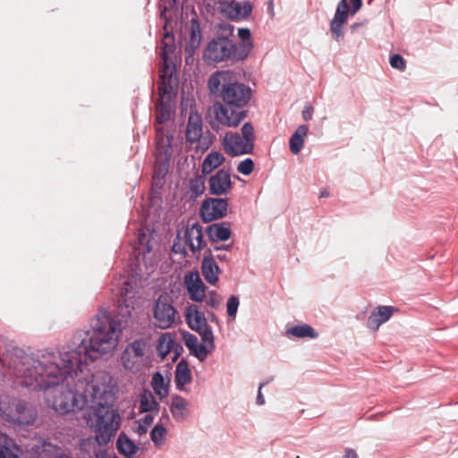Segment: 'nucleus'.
I'll return each mask as SVG.
<instances>
[{
    "label": "nucleus",
    "instance_id": "de8ad7c7",
    "mask_svg": "<svg viewBox=\"0 0 458 458\" xmlns=\"http://www.w3.org/2000/svg\"><path fill=\"white\" fill-rule=\"evenodd\" d=\"M264 383L260 384L259 385V393H258V396H257V403L259 404V405H262L265 403V399H264V396L261 393V389L262 387L264 386Z\"/></svg>",
    "mask_w": 458,
    "mask_h": 458
},
{
    "label": "nucleus",
    "instance_id": "72a5a7b5",
    "mask_svg": "<svg viewBox=\"0 0 458 458\" xmlns=\"http://www.w3.org/2000/svg\"><path fill=\"white\" fill-rule=\"evenodd\" d=\"M174 342L168 335H163L158 339L157 352L158 354L164 359L173 349Z\"/></svg>",
    "mask_w": 458,
    "mask_h": 458
},
{
    "label": "nucleus",
    "instance_id": "423d86ee",
    "mask_svg": "<svg viewBox=\"0 0 458 458\" xmlns=\"http://www.w3.org/2000/svg\"><path fill=\"white\" fill-rule=\"evenodd\" d=\"M0 417L3 420L20 428L33 426L38 411L30 403L19 398L0 397Z\"/></svg>",
    "mask_w": 458,
    "mask_h": 458
},
{
    "label": "nucleus",
    "instance_id": "6e6552de",
    "mask_svg": "<svg viewBox=\"0 0 458 458\" xmlns=\"http://www.w3.org/2000/svg\"><path fill=\"white\" fill-rule=\"evenodd\" d=\"M148 343L145 339H138L127 345L121 356L123 368L132 373L141 370L147 362Z\"/></svg>",
    "mask_w": 458,
    "mask_h": 458
},
{
    "label": "nucleus",
    "instance_id": "8fccbe9b",
    "mask_svg": "<svg viewBox=\"0 0 458 458\" xmlns=\"http://www.w3.org/2000/svg\"><path fill=\"white\" fill-rule=\"evenodd\" d=\"M329 196V192L327 189H323L319 192V198H327Z\"/></svg>",
    "mask_w": 458,
    "mask_h": 458
},
{
    "label": "nucleus",
    "instance_id": "a878e982",
    "mask_svg": "<svg viewBox=\"0 0 458 458\" xmlns=\"http://www.w3.org/2000/svg\"><path fill=\"white\" fill-rule=\"evenodd\" d=\"M188 402L180 395L174 396L170 405V411L176 420H183L189 415Z\"/></svg>",
    "mask_w": 458,
    "mask_h": 458
},
{
    "label": "nucleus",
    "instance_id": "79ce46f5",
    "mask_svg": "<svg viewBox=\"0 0 458 458\" xmlns=\"http://www.w3.org/2000/svg\"><path fill=\"white\" fill-rule=\"evenodd\" d=\"M239 304H240V301H239L238 297L233 295L229 298L227 304H226V312L230 318H235Z\"/></svg>",
    "mask_w": 458,
    "mask_h": 458
},
{
    "label": "nucleus",
    "instance_id": "5701e85b",
    "mask_svg": "<svg viewBox=\"0 0 458 458\" xmlns=\"http://www.w3.org/2000/svg\"><path fill=\"white\" fill-rule=\"evenodd\" d=\"M225 157L217 151L208 153L202 163L201 172L203 175H211L224 162Z\"/></svg>",
    "mask_w": 458,
    "mask_h": 458
},
{
    "label": "nucleus",
    "instance_id": "bb28decb",
    "mask_svg": "<svg viewBox=\"0 0 458 458\" xmlns=\"http://www.w3.org/2000/svg\"><path fill=\"white\" fill-rule=\"evenodd\" d=\"M309 128L307 125H300L292 135L289 145L290 150L293 154L297 155L301 152L304 144V138L306 137Z\"/></svg>",
    "mask_w": 458,
    "mask_h": 458
},
{
    "label": "nucleus",
    "instance_id": "e433bc0d",
    "mask_svg": "<svg viewBox=\"0 0 458 458\" xmlns=\"http://www.w3.org/2000/svg\"><path fill=\"white\" fill-rule=\"evenodd\" d=\"M190 189L192 193L195 195H200L204 192L205 187V180L202 176H196L191 179L190 182Z\"/></svg>",
    "mask_w": 458,
    "mask_h": 458
},
{
    "label": "nucleus",
    "instance_id": "3c124183",
    "mask_svg": "<svg viewBox=\"0 0 458 458\" xmlns=\"http://www.w3.org/2000/svg\"><path fill=\"white\" fill-rule=\"evenodd\" d=\"M269 11L271 13V15H273V6H272V2H269Z\"/></svg>",
    "mask_w": 458,
    "mask_h": 458
},
{
    "label": "nucleus",
    "instance_id": "58836bf2",
    "mask_svg": "<svg viewBox=\"0 0 458 458\" xmlns=\"http://www.w3.org/2000/svg\"><path fill=\"white\" fill-rule=\"evenodd\" d=\"M253 170L254 162L251 158H246L242 160L237 166V171L243 175L250 174L253 172Z\"/></svg>",
    "mask_w": 458,
    "mask_h": 458
},
{
    "label": "nucleus",
    "instance_id": "c03bdc74",
    "mask_svg": "<svg viewBox=\"0 0 458 458\" xmlns=\"http://www.w3.org/2000/svg\"><path fill=\"white\" fill-rule=\"evenodd\" d=\"M250 30L249 29H246V28H242V29H239L238 30V37L241 38V40L242 41V44H250V47H252L251 45V42L250 41Z\"/></svg>",
    "mask_w": 458,
    "mask_h": 458
},
{
    "label": "nucleus",
    "instance_id": "f704fd0d",
    "mask_svg": "<svg viewBox=\"0 0 458 458\" xmlns=\"http://www.w3.org/2000/svg\"><path fill=\"white\" fill-rule=\"evenodd\" d=\"M0 442L3 444L2 448H0V458H19L18 454L10 449L13 440L7 435L0 434Z\"/></svg>",
    "mask_w": 458,
    "mask_h": 458
},
{
    "label": "nucleus",
    "instance_id": "f257e3e1",
    "mask_svg": "<svg viewBox=\"0 0 458 458\" xmlns=\"http://www.w3.org/2000/svg\"><path fill=\"white\" fill-rule=\"evenodd\" d=\"M92 333H78L73 337L75 349L64 352H47L35 358L26 355L14 362V375L21 378L20 384L33 389L47 391V399L53 409L61 414L81 410L89 405L86 402L85 391L91 384H100L98 376L91 379L79 378L81 366L88 360H96L104 354L112 352L117 346L121 324L106 313H98L91 321Z\"/></svg>",
    "mask_w": 458,
    "mask_h": 458
},
{
    "label": "nucleus",
    "instance_id": "7c9ffc66",
    "mask_svg": "<svg viewBox=\"0 0 458 458\" xmlns=\"http://www.w3.org/2000/svg\"><path fill=\"white\" fill-rule=\"evenodd\" d=\"M194 17L191 18L189 25L190 41L187 46H191L195 48L200 45L201 40V30L197 20L196 13H193Z\"/></svg>",
    "mask_w": 458,
    "mask_h": 458
},
{
    "label": "nucleus",
    "instance_id": "f03ea898",
    "mask_svg": "<svg viewBox=\"0 0 458 458\" xmlns=\"http://www.w3.org/2000/svg\"><path fill=\"white\" fill-rule=\"evenodd\" d=\"M208 89L216 98L209 109L213 130L236 128L247 116L245 107L251 98V89L230 70L218 71L208 79Z\"/></svg>",
    "mask_w": 458,
    "mask_h": 458
},
{
    "label": "nucleus",
    "instance_id": "c756f323",
    "mask_svg": "<svg viewBox=\"0 0 458 458\" xmlns=\"http://www.w3.org/2000/svg\"><path fill=\"white\" fill-rule=\"evenodd\" d=\"M286 333L287 335H291L298 338L310 337L314 339L318 335L316 330L307 324L293 327L289 328Z\"/></svg>",
    "mask_w": 458,
    "mask_h": 458
},
{
    "label": "nucleus",
    "instance_id": "a211bd4d",
    "mask_svg": "<svg viewBox=\"0 0 458 458\" xmlns=\"http://www.w3.org/2000/svg\"><path fill=\"white\" fill-rule=\"evenodd\" d=\"M184 285L191 301L196 302L203 301L206 286L198 272L187 274L184 276Z\"/></svg>",
    "mask_w": 458,
    "mask_h": 458
},
{
    "label": "nucleus",
    "instance_id": "7ed1b4c3",
    "mask_svg": "<svg viewBox=\"0 0 458 458\" xmlns=\"http://www.w3.org/2000/svg\"><path fill=\"white\" fill-rule=\"evenodd\" d=\"M88 407L94 411L89 414L88 424L96 434L99 445H106L115 435L121 425V416L109 405L114 401V386L112 377L103 372L100 384H91L85 391Z\"/></svg>",
    "mask_w": 458,
    "mask_h": 458
},
{
    "label": "nucleus",
    "instance_id": "aec40b11",
    "mask_svg": "<svg viewBox=\"0 0 458 458\" xmlns=\"http://www.w3.org/2000/svg\"><path fill=\"white\" fill-rule=\"evenodd\" d=\"M397 310H398L393 306L377 307L368 318V327L373 330H377L379 327L386 323Z\"/></svg>",
    "mask_w": 458,
    "mask_h": 458
},
{
    "label": "nucleus",
    "instance_id": "c9c22d12",
    "mask_svg": "<svg viewBox=\"0 0 458 458\" xmlns=\"http://www.w3.org/2000/svg\"><path fill=\"white\" fill-rule=\"evenodd\" d=\"M166 428L162 425H157L150 432V438L156 445H161L165 442Z\"/></svg>",
    "mask_w": 458,
    "mask_h": 458
},
{
    "label": "nucleus",
    "instance_id": "49530a36",
    "mask_svg": "<svg viewBox=\"0 0 458 458\" xmlns=\"http://www.w3.org/2000/svg\"><path fill=\"white\" fill-rule=\"evenodd\" d=\"M313 108L306 106L302 111V118L304 121H310L312 118Z\"/></svg>",
    "mask_w": 458,
    "mask_h": 458
},
{
    "label": "nucleus",
    "instance_id": "a18cd8bd",
    "mask_svg": "<svg viewBox=\"0 0 458 458\" xmlns=\"http://www.w3.org/2000/svg\"><path fill=\"white\" fill-rule=\"evenodd\" d=\"M42 447L44 452L48 453H56L59 447L57 445H52L51 443L47 441H44L42 443Z\"/></svg>",
    "mask_w": 458,
    "mask_h": 458
},
{
    "label": "nucleus",
    "instance_id": "39448f33",
    "mask_svg": "<svg viewBox=\"0 0 458 458\" xmlns=\"http://www.w3.org/2000/svg\"><path fill=\"white\" fill-rule=\"evenodd\" d=\"M183 6L180 2H165L162 6L161 18L165 21L164 35L160 43L162 67L159 71L160 75L165 74V78L172 79V71L168 64L169 55L175 49L174 37L173 35L174 24L176 25L178 21H182Z\"/></svg>",
    "mask_w": 458,
    "mask_h": 458
},
{
    "label": "nucleus",
    "instance_id": "2eb2a0df",
    "mask_svg": "<svg viewBox=\"0 0 458 458\" xmlns=\"http://www.w3.org/2000/svg\"><path fill=\"white\" fill-rule=\"evenodd\" d=\"M118 296L119 314L123 317H131V310L134 309V292L131 283L125 279L121 284Z\"/></svg>",
    "mask_w": 458,
    "mask_h": 458
},
{
    "label": "nucleus",
    "instance_id": "c85d7f7f",
    "mask_svg": "<svg viewBox=\"0 0 458 458\" xmlns=\"http://www.w3.org/2000/svg\"><path fill=\"white\" fill-rule=\"evenodd\" d=\"M158 403L150 391L144 390L140 395V411L149 412L157 410Z\"/></svg>",
    "mask_w": 458,
    "mask_h": 458
},
{
    "label": "nucleus",
    "instance_id": "a19ab883",
    "mask_svg": "<svg viewBox=\"0 0 458 458\" xmlns=\"http://www.w3.org/2000/svg\"><path fill=\"white\" fill-rule=\"evenodd\" d=\"M390 65L400 72H404L406 69V61L404 58L399 55L394 54L392 56H390Z\"/></svg>",
    "mask_w": 458,
    "mask_h": 458
},
{
    "label": "nucleus",
    "instance_id": "412c9836",
    "mask_svg": "<svg viewBox=\"0 0 458 458\" xmlns=\"http://www.w3.org/2000/svg\"><path fill=\"white\" fill-rule=\"evenodd\" d=\"M185 136L191 143L199 141L202 136V118L197 112L190 114Z\"/></svg>",
    "mask_w": 458,
    "mask_h": 458
},
{
    "label": "nucleus",
    "instance_id": "5fc2aeb1",
    "mask_svg": "<svg viewBox=\"0 0 458 458\" xmlns=\"http://www.w3.org/2000/svg\"><path fill=\"white\" fill-rule=\"evenodd\" d=\"M114 458H118V457H114Z\"/></svg>",
    "mask_w": 458,
    "mask_h": 458
},
{
    "label": "nucleus",
    "instance_id": "1a4fd4ad",
    "mask_svg": "<svg viewBox=\"0 0 458 458\" xmlns=\"http://www.w3.org/2000/svg\"><path fill=\"white\" fill-rule=\"evenodd\" d=\"M160 81H158L157 90L160 96L156 104V124L163 125L166 123L171 116L169 96L173 90L172 79L165 78V74L159 75Z\"/></svg>",
    "mask_w": 458,
    "mask_h": 458
},
{
    "label": "nucleus",
    "instance_id": "473e14b6",
    "mask_svg": "<svg viewBox=\"0 0 458 458\" xmlns=\"http://www.w3.org/2000/svg\"><path fill=\"white\" fill-rule=\"evenodd\" d=\"M151 386L160 398H164L168 394V386L165 383V379L160 372H156L151 380Z\"/></svg>",
    "mask_w": 458,
    "mask_h": 458
},
{
    "label": "nucleus",
    "instance_id": "dca6fc26",
    "mask_svg": "<svg viewBox=\"0 0 458 458\" xmlns=\"http://www.w3.org/2000/svg\"><path fill=\"white\" fill-rule=\"evenodd\" d=\"M183 237L193 255L199 252L206 245L203 240L202 227L197 222L188 224L187 228L183 232Z\"/></svg>",
    "mask_w": 458,
    "mask_h": 458
},
{
    "label": "nucleus",
    "instance_id": "4c0bfd02",
    "mask_svg": "<svg viewBox=\"0 0 458 458\" xmlns=\"http://www.w3.org/2000/svg\"><path fill=\"white\" fill-rule=\"evenodd\" d=\"M203 301H205L207 306L217 309L222 302V298L216 292L210 291L207 294L205 293Z\"/></svg>",
    "mask_w": 458,
    "mask_h": 458
},
{
    "label": "nucleus",
    "instance_id": "f3484780",
    "mask_svg": "<svg viewBox=\"0 0 458 458\" xmlns=\"http://www.w3.org/2000/svg\"><path fill=\"white\" fill-rule=\"evenodd\" d=\"M220 10L224 15L231 20H242L251 13L252 6L250 2H219Z\"/></svg>",
    "mask_w": 458,
    "mask_h": 458
},
{
    "label": "nucleus",
    "instance_id": "864d4df0",
    "mask_svg": "<svg viewBox=\"0 0 458 458\" xmlns=\"http://www.w3.org/2000/svg\"><path fill=\"white\" fill-rule=\"evenodd\" d=\"M95 458H105V457H104V454H97Z\"/></svg>",
    "mask_w": 458,
    "mask_h": 458
},
{
    "label": "nucleus",
    "instance_id": "b1692460",
    "mask_svg": "<svg viewBox=\"0 0 458 458\" xmlns=\"http://www.w3.org/2000/svg\"><path fill=\"white\" fill-rule=\"evenodd\" d=\"M157 148L160 154L171 155L172 136L165 133L163 125H155Z\"/></svg>",
    "mask_w": 458,
    "mask_h": 458
},
{
    "label": "nucleus",
    "instance_id": "09e8293b",
    "mask_svg": "<svg viewBox=\"0 0 458 458\" xmlns=\"http://www.w3.org/2000/svg\"><path fill=\"white\" fill-rule=\"evenodd\" d=\"M344 458H358V455L354 450L347 449L345 451Z\"/></svg>",
    "mask_w": 458,
    "mask_h": 458
},
{
    "label": "nucleus",
    "instance_id": "9b49d317",
    "mask_svg": "<svg viewBox=\"0 0 458 458\" xmlns=\"http://www.w3.org/2000/svg\"><path fill=\"white\" fill-rule=\"evenodd\" d=\"M362 2H340L334 19L330 24V30L335 39L343 38V26L345 24L348 16L355 14L361 7Z\"/></svg>",
    "mask_w": 458,
    "mask_h": 458
},
{
    "label": "nucleus",
    "instance_id": "0eeeda50",
    "mask_svg": "<svg viewBox=\"0 0 458 458\" xmlns=\"http://www.w3.org/2000/svg\"><path fill=\"white\" fill-rule=\"evenodd\" d=\"M242 135L238 132L228 131L225 134L222 145L225 152L231 157L251 154L254 149L255 134L250 123H245L242 127Z\"/></svg>",
    "mask_w": 458,
    "mask_h": 458
},
{
    "label": "nucleus",
    "instance_id": "603ef678",
    "mask_svg": "<svg viewBox=\"0 0 458 458\" xmlns=\"http://www.w3.org/2000/svg\"><path fill=\"white\" fill-rule=\"evenodd\" d=\"M209 316H210V319L212 321L216 319V317H215V315L213 313L209 314Z\"/></svg>",
    "mask_w": 458,
    "mask_h": 458
},
{
    "label": "nucleus",
    "instance_id": "9d476101",
    "mask_svg": "<svg viewBox=\"0 0 458 458\" xmlns=\"http://www.w3.org/2000/svg\"><path fill=\"white\" fill-rule=\"evenodd\" d=\"M199 335L202 340V344H199L197 336L191 333H184L182 338L191 353L203 361L215 348L214 335L213 332H206L199 334Z\"/></svg>",
    "mask_w": 458,
    "mask_h": 458
},
{
    "label": "nucleus",
    "instance_id": "37998d69",
    "mask_svg": "<svg viewBox=\"0 0 458 458\" xmlns=\"http://www.w3.org/2000/svg\"><path fill=\"white\" fill-rule=\"evenodd\" d=\"M153 420L154 417L151 414L145 415L139 423L137 433L139 435L146 434L148 427L153 423Z\"/></svg>",
    "mask_w": 458,
    "mask_h": 458
},
{
    "label": "nucleus",
    "instance_id": "4be33fe9",
    "mask_svg": "<svg viewBox=\"0 0 458 458\" xmlns=\"http://www.w3.org/2000/svg\"><path fill=\"white\" fill-rule=\"evenodd\" d=\"M207 251L208 256H205L202 260V275L208 283L210 284H216V283L218 281L220 269L215 260L210 257L211 250H208Z\"/></svg>",
    "mask_w": 458,
    "mask_h": 458
},
{
    "label": "nucleus",
    "instance_id": "4468645a",
    "mask_svg": "<svg viewBox=\"0 0 458 458\" xmlns=\"http://www.w3.org/2000/svg\"><path fill=\"white\" fill-rule=\"evenodd\" d=\"M176 310L174 306L169 303L166 296L161 295L155 303L154 318L157 326L160 328H169L175 320Z\"/></svg>",
    "mask_w": 458,
    "mask_h": 458
},
{
    "label": "nucleus",
    "instance_id": "f8f14e48",
    "mask_svg": "<svg viewBox=\"0 0 458 458\" xmlns=\"http://www.w3.org/2000/svg\"><path fill=\"white\" fill-rule=\"evenodd\" d=\"M208 191L210 195L226 196L231 193L233 182L229 171L219 169L207 179Z\"/></svg>",
    "mask_w": 458,
    "mask_h": 458
},
{
    "label": "nucleus",
    "instance_id": "2f4dec72",
    "mask_svg": "<svg viewBox=\"0 0 458 458\" xmlns=\"http://www.w3.org/2000/svg\"><path fill=\"white\" fill-rule=\"evenodd\" d=\"M191 380V373L185 361L181 360L176 366L175 382L178 386H185Z\"/></svg>",
    "mask_w": 458,
    "mask_h": 458
},
{
    "label": "nucleus",
    "instance_id": "393cba45",
    "mask_svg": "<svg viewBox=\"0 0 458 458\" xmlns=\"http://www.w3.org/2000/svg\"><path fill=\"white\" fill-rule=\"evenodd\" d=\"M118 452L126 458H132L139 451V446L124 433H121L116 441Z\"/></svg>",
    "mask_w": 458,
    "mask_h": 458
},
{
    "label": "nucleus",
    "instance_id": "ea45409f",
    "mask_svg": "<svg viewBox=\"0 0 458 458\" xmlns=\"http://www.w3.org/2000/svg\"><path fill=\"white\" fill-rule=\"evenodd\" d=\"M188 247L187 242H185L184 237H181V233H179L174 239L172 250L174 253H180L186 255V248Z\"/></svg>",
    "mask_w": 458,
    "mask_h": 458
},
{
    "label": "nucleus",
    "instance_id": "ddd939ff",
    "mask_svg": "<svg viewBox=\"0 0 458 458\" xmlns=\"http://www.w3.org/2000/svg\"><path fill=\"white\" fill-rule=\"evenodd\" d=\"M228 199L208 198L200 207V216L205 222H211L225 216L228 209Z\"/></svg>",
    "mask_w": 458,
    "mask_h": 458
},
{
    "label": "nucleus",
    "instance_id": "20e7f679",
    "mask_svg": "<svg viewBox=\"0 0 458 458\" xmlns=\"http://www.w3.org/2000/svg\"><path fill=\"white\" fill-rule=\"evenodd\" d=\"M222 35L212 39L206 47L203 58L208 64H218L229 59L243 60L250 51V44H235L229 37L233 34V27L230 24L220 26Z\"/></svg>",
    "mask_w": 458,
    "mask_h": 458
},
{
    "label": "nucleus",
    "instance_id": "cd10ccee",
    "mask_svg": "<svg viewBox=\"0 0 458 458\" xmlns=\"http://www.w3.org/2000/svg\"><path fill=\"white\" fill-rule=\"evenodd\" d=\"M207 234L210 241H226L231 236V230L224 224H213L207 227Z\"/></svg>",
    "mask_w": 458,
    "mask_h": 458
},
{
    "label": "nucleus",
    "instance_id": "6ab92c4d",
    "mask_svg": "<svg viewBox=\"0 0 458 458\" xmlns=\"http://www.w3.org/2000/svg\"><path fill=\"white\" fill-rule=\"evenodd\" d=\"M185 318L189 327L199 334L212 332L207 324L204 313L199 310L196 304H191L187 307Z\"/></svg>",
    "mask_w": 458,
    "mask_h": 458
}]
</instances>
